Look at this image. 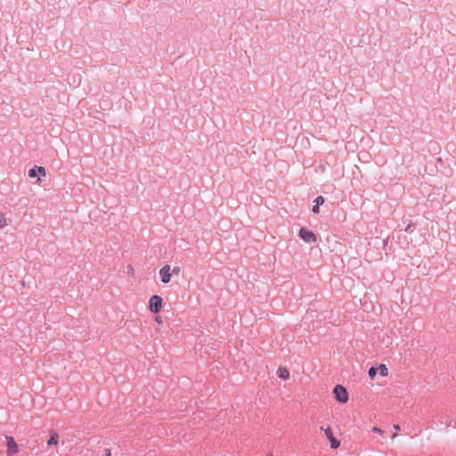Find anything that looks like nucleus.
Segmentation results:
<instances>
[{
	"label": "nucleus",
	"instance_id": "obj_1",
	"mask_svg": "<svg viewBox=\"0 0 456 456\" xmlns=\"http://www.w3.org/2000/svg\"><path fill=\"white\" fill-rule=\"evenodd\" d=\"M333 393L336 399L340 403H346L348 400V395L346 388L340 385H337L334 387Z\"/></svg>",
	"mask_w": 456,
	"mask_h": 456
},
{
	"label": "nucleus",
	"instance_id": "obj_2",
	"mask_svg": "<svg viewBox=\"0 0 456 456\" xmlns=\"http://www.w3.org/2000/svg\"><path fill=\"white\" fill-rule=\"evenodd\" d=\"M162 306V298L159 296L154 295L150 298V310L156 314L159 313Z\"/></svg>",
	"mask_w": 456,
	"mask_h": 456
},
{
	"label": "nucleus",
	"instance_id": "obj_3",
	"mask_svg": "<svg viewBox=\"0 0 456 456\" xmlns=\"http://www.w3.org/2000/svg\"><path fill=\"white\" fill-rule=\"evenodd\" d=\"M299 236L305 242H315L317 240L315 234L313 232L306 230L305 228L300 229Z\"/></svg>",
	"mask_w": 456,
	"mask_h": 456
},
{
	"label": "nucleus",
	"instance_id": "obj_4",
	"mask_svg": "<svg viewBox=\"0 0 456 456\" xmlns=\"http://www.w3.org/2000/svg\"><path fill=\"white\" fill-rule=\"evenodd\" d=\"M159 275L161 276V281L163 283H168L171 280V267L169 265H165L160 270H159Z\"/></svg>",
	"mask_w": 456,
	"mask_h": 456
},
{
	"label": "nucleus",
	"instance_id": "obj_5",
	"mask_svg": "<svg viewBox=\"0 0 456 456\" xmlns=\"http://www.w3.org/2000/svg\"><path fill=\"white\" fill-rule=\"evenodd\" d=\"M321 429L324 432L326 437L329 439V441L330 442V446L331 448L333 449H336L339 446L340 443L339 441H338L334 436H333V434L331 432V429L330 428H324L323 427L321 428Z\"/></svg>",
	"mask_w": 456,
	"mask_h": 456
},
{
	"label": "nucleus",
	"instance_id": "obj_6",
	"mask_svg": "<svg viewBox=\"0 0 456 456\" xmlns=\"http://www.w3.org/2000/svg\"><path fill=\"white\" fill-rule=\"evenodd\" d=\"M7 440V456H13L16 452H18V445L12 436H5Z\"/></svg>",
	"mask_w": 456,
	"mask_h": 456
},
{
	"label": "nucleus",
	"instance_id": "obj_7",
	"mask_svg": "<svg viewBox=\"0 0 456 456\" xmlns=\"http://www.w3.org/2000/svg\"><path fill=\"white\" fill-rule=\"evenodd\" d=\"M51 437L50 439L47 441V445L51 446V445H56L58 444V442H59V435L57 434V432L52 430L51 431Z\"/></svg>",
	"mask_w": 456,
	"mask_h": 456
},
{
	"label": "nucleus",
	"instance_id": "obj_8",
	"mask_svg": "<svg viewBox=\"0 0 456 456\" xmlns=\"http://www.w3.org/2000/svg\"><path fill=\"white\" fill-rule=\"evenodd\" d=\"M314 206L312 208V211L314 214L319 213V207L324 203V199L322 196H318L314 200Z\"/></svg>",
	"mask_w": 456,
	"mask_h": 456
},
{
	"label": "nucleus",
	"instance_id": "obj_9",
	"mask_svg": "<svg viewBox=\"0 0 456 456\" xmlns=\"http://www.w3.org/2000/svg\"><path fill=\"white\" fill-rule=\"evenodd\" d=\"M277 375L281 379H287L289 377V370H287V368L281 367V366L279 367V369L277 370Z\"/></svg>",
	"mask_w": 456,
	"mask_h": 456
},
{
	"label": "nucleus",
	"instance_id": "obj_10",
	"mask_svg": "<svg viewBox=\"0 0 456 456\" xmlns=\"http://www.w3.org/2000/svg\"><path fill=\"white\" fill-rule=\"evenodd\" d=\"M379 370L380 375L383 377H385L388 374V370L385 364H380L379 367Z\"/></svg>",
	"mask_w": 456,
	"mask_h": 456
},
{
	"label": "nucleus",
	"instance_id": "obj_11",
	"mask_svg": "<svg viewBox=\"0 0 456 456\" xmlns=\"http://www.w3.org/2000/svg\"><path fill=\"white\" fill-rule=\"evenodd\" d=\"M37 175H38V173H37V167L29 169V171H28L29 177L34 178V177H37Z\"/></svg>",
	"mask_w": 456,
	"mask_h": 456
},
{
	"label": "nucleus",
	"instance_id": "obj_12",
	"mask_svg": "<svg viewBox=\"0 0 456 456\" xmlns=\"http://www.w3.org/2000/svg\"><path fill=\"white\" fill-rule=\"evenodd\" d=\"M377 370H378V369H377V368H375V367H371V368L369 370L368 374H369V376H370V379H374V377H375V376H376V374H377Z\"/></svg>",
	"mask_w": 456,
	"mask_h": 456
},
{
	"label": "nucleus",
	"instance_id": "obj_13",
	"mask_svg": "<svg viewBox=\"0 0 456 456\" xmlns=\"http://www.w3.org/2000/svg\"><path fill=\"white\" fill-rule=\"evenodd\" d=\"M6 225H7L6 218L3 215H0V229L4 228Z\"/></svg>",
	"mask_w": 456,
	"mask_h": 456
},
{
	"label": "nucleus",
	"instance_id": "obj_14",
	"mask_svg": "<svg viewBox=\"0 0 456 456\" xmlns=\"http://www.w3.org/2000/svg\"><path fill=\"white\" fill-rule=\"evenodd\" d=\"M181 272V268L179 266H175L171 270V273L178 275Z\"/></svg>",
	"mask_w": 456,
	"mask_h": 456
},
{
	"label": "nucleus",
	"instance_id": "obj_15",
	"mask_svg": "<svg viewBox=\"0 0 456 456\" xmlns=\"http://www.w3.org/2000/svg\"><path fill=\"white\" fill-rule=\"evenodd\" d=\"M37 173L41 174L42 175H45L46 172L45 169L43 167H37Z\"/></svg>",
	"mask_w": 456,
	"mask_h": 456
},
{
	"label": "nucleus",
	"instance_id": "obj_16",
	"mask_svg": "<svg viewBox=\"0 0 456 456\" xmlns=\"http://www.w3.org/2000/svg\"><path fill=\"white\" fill-rule=\"evenodd\" d=\"M372 431H373V432H378V433H380V434H382V433H383V430H381L380 428H377V427L373 428Z\"/></svg>",
	"mask_w": 456,
	"mask_h": 456
},
{
	"label": "nucleus",
	"instance_id": "obj_17",
	"mask_svg": "<svg viewBox=\"0 0 456 456\" xmlns=\"http://www.w3.org/2000/svg\"><path fill=\"white\" fill-rule=\"evenodd\" d=\"M105 456H111L110 449H106L105 450Z\"/></svg>",
	"mask_w": 456,
	"mask_h": 456
},
{
	"label": "nucleus",
	"instance_id": "obj_18",
	"mask_svg": "<svg viewBox=\"0 0 456 456\" xmlns=\"http://www.w3.org/2000/svg\"><path fill=\"white\" fill-rule=\"evenodd\" d=\"M411 224H409L407 227L405 228V232H409L411 230Z\"/></svg>",
	"mask_w": 456,
	"mask_h": 456
},
{
	"label": "nucleus",
	"instance_id": "obj_19",
	"mask_svg": "<svg viewBox=\"0 0 456 456\" xmlns=\"http://www.w3.org/2000/svg\"><path fill=\"white\" fill-rule=\"evenodd\" d=\"M394 428L398 431V430H400V426L399 425H394Z\"/></svg>",
	"mask_w": 456,
	"mask_h": 456
},
{
	"label": "nucleus",
	"instance_id": "obj_20",
	"mask_svg": "<svg viewBox=\"0 0 456 456\" xmlns=\"http://www.w3.org/2000/svg\"><path fill=\"white\" fill-rule=\"evenodd\" d=\"M156 321H157L158 322H160V319H159V317H157V318H156Z\"/></svg>",
	"mask_w": 456,
	"mask_h": 456
}]
</instances>
